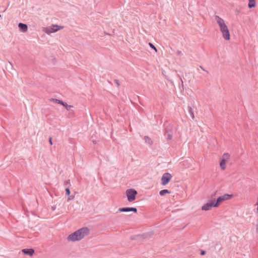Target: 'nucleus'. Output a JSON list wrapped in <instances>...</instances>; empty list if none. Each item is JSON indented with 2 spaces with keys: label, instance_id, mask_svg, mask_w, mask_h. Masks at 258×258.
I'll return each mask as SVG.
<instances>
[{
  "label": "nucleus",
  "instance_id": "obj_20",
  "mask_svg": "<svg viewBox=\"0 0 258 258\" xmlns=\"http://www.w3.org/2000/svg\"><path fill=\"white\" fill-rule=\"evenodd\" d=\"M49 143H50V144L51 145H52V138H50L49 140Z\"/></svg>",
  "mask_w": 258,
  "mask_h": 258
},
{
  "label": "nucleus",
  "instance_id": "obj_10",
  "mask_svg": "<svg viewBox=\"0 0 258 258\" xmlns=\"http://www.w3.org/2000/svg\"><path fill=\"white\" fill-rule=\"evenodd\" d=\"M23 253L32 256L34 253V250L32 248L23 249L22 250Z\"/></svg>",
  "mask_w": 258,
  "mask_h": 258
},
{
  "label": "nucleus",
  "instance_id": "obj_21",
  "mask_svg": "<svg viewBox=\"0 0 258 258\" xmlns=\"http://www.w3.org/2000/svg\"><path fill=\"white\" fill-rule=\"evenodd\" d=\"M205 254V251H204V250H202V251H201V255H204Z\"/></svg>",
  "mask_w": 258,
  "mask_h": 258
},
{
  "label": "nucleus",
  "instance_id": "obj_18",
  "mask_svg": "<svg viewBox=\"0 0 258 258\" xmlns=\"http://www.w3.org/2000/svg\"><path fill=\"white\" fill-rule=\"evenodd\" d=\"M66 192L68 195H70L71 192L69 188H66Z\"/></svg>",
  "mask_w": 258,
  "mask_h": 258
},
{
  "label": "nucleus",
  "instance_id": "obj_2",
  "mask_svg": "<svg viewBox=\"0 0 258 258\" xmlns=\"http://www.w3.org/2000/svg\"><path fill=\"white\" fill-rule=\"evenodd\" d=\"M215 20L223 39L225 40H229L230 39V34L227 23L223 19L218 16H215Z\"/></svg>",
  "mask_w": 258,
  "mask_h": 258
},
{
  "label": "nucleus",
  "instance_id": "obj_14",
  "mask_svg": "<svg viewBox=\"0 0 258 258\" xmlns=\"http://www.w3.org/2000/svg\"><path fill=\"white\" fill-rule=\"evenodd\" d=\"M144 139H145V142L148 143V144H152V141H151V140L147 136H145L144 137Z\"/></svg>",
  "mask_w": 258,
  "mask_h": 258
},
{
  "label": "nucleus",
  "instance_id": "obj_4",
  "mask_svg": "<svg viewBox=\"0 0 258 258\" xmlns=\"http://www.w3.org/2000/svg\"><path fill=\"white\" fill-rule=\"evenodd\" d=\"M125 194L128 201L132 202L136 200L138 192L135 189L131 188L127 189Z\"/></svg>",
  "mask_w": 258,
  "mask_h": 258
},
{
  "label": "nucleus",
  "instance_id": "obj_12",
  "mask_svg": "<svg viewBox=\"0 0 258 258\" xmlns=\"http://www.w3.org/2000/svg\"><path fill=\"white\" fill-rule=\"evenodd\" d=\"M248 6L249 8L254 7L255 6V0H248Z\"/></svg>",
  "mask_w": 258,
  "mask_h": 258
},
{
  "label": "nucleus",
  "instance_id": "obj_8",
  "mask_svg": "<svg viewBox=\"0 0 258 258\" xmlns=\"http://www.w3.org/2000/svg\"><path fill=\"white\" fill-rule=\"evenodd\" d=\"M172 176L169 173H164L161 178V183L162 185H165L167 184L169 181L171 179Z\"/></svg>",
  "mask_w": 258,
  "mask_h": 258
},
{
  "label": "nucleus",
  "instance_id": "obj_24",
  "mask_svg": "<svg viewBox=\"0 0 258 258\" xmlns=\"http://www.w3.org/2000/svg\"><path fill=\"white\" fill-rule=\"evenodd\" d=\"M1 17V15H0V17Z\"/></svg>",
  "mask_w": 258,
  "mask_h": 258
},
{
  "label": "nucleus",
  "instance_id": "obj_22",
  "mask_svg": "<svg viewBox=\"0 0 258 258\" xmlns=\"http://www.w3.org/2000/svg\"><path fill=\"white\" fill-rule=\"evenodd\" d=\"M62 105L67 108L68 105L66 103L63 102V104H62Z\"/></svg>",
  "mask_w": 258,
  "mask_h": 258
},
{
  "label": "nucleus",
  "instance_id": "obj_11",
  "mask_svg": "<svg viewBox=\"0 0 258 258\" xmlns=\"http://www.w3.org/2000/svg\"><path fill=\"white\" fill-rule=\"evenodd\" d=\"M18 26L22 31L25 32L27 31L28 27L27 25L20 23L19 24Z\"/></svg>",
  "mask_w": 258,
  "mask_h": 258
},
{
  "label": "nucleus",
  "instance_id": "obj_13",
  "mask_svg": "<svg viewBox=\"0 0 258 258\" xmlns=\"http://www.w3.org/2000/svg\"><path fill=\"white\" fill-rule=\"evenodd\" d=\"M170 192L167 189H163L160 191L159 194L161 196H164L166 194H170Z\"/></svg>",
  "mask_w": 258,
  "mask_h": 258
},
{
  "label": "nucleus",
  "instance_id": "obj_9",
  "mask_svg": "<svg viewBox=\"0 0 258 258\" xmlns=\"http://www.w3.org/2000/svg\"><path fill=\"white\" fill-rule=\"evenodd\" d=\"M118 211L121 212H137V209L136 208H122L119 209Z\"/></svg>",
  "mask_w": 258,
  "mask_h": 258
},
{
  "label": "nucleus",
  "instance_id": "obj_7",
  "mask_svg": "<svg viewBox=\"0 0 258 258\" xmlns=\"http://www.w3.org/2000/svg\"><path fill=\"white\" fill-rule=\"evenodd\" d=\"M62 28H63V27L59 26L57 25H53L51 26L50 27L46 28L45 32L46 33L49 34V33L55 32L57 31L58 30L61 29Z\"/></svg>",
  "mask_w": 258,
  "mask_h": 258
},
{
  "label": "nucleus",
  "instance_id": "obj_5",
  "mask_svg": "<svg viewBox=\"0 0 258 258\" xmlns=\"http://www.w3.org/2000/svg\"><path fill=\"white\" fill-rule=\"evenodd\" d=\"M233 196L232 194H226L222 196H220L217 198L215 202L216 203V205L218 207L220 205H221L223 202L225 201L229 200L233 198Z\"/></svg>",
  "mask_w": 258,
  "mask_h": 258
},
{
  "label": "nucleus",
  "instance_id": "obj_16",
  "mask_svg": "<svg viewBox=\"0 0 258 258\" xmlns=\"http://www.w3.org/2000/svg\"><path fill=\"white\" fill-rule=\"evenodd\" d=\"M255 206H256V212L257 214L258 215V198L256 200V202L255 203Z\"/></svg>",
  "mask_w": 258,
  "mask_h": 258
},
{
  "label": "nucleus",
  "instance_id": "obj_19",
  "mask_svg": "<svg viewBox=\"0 0 258 258\" xmlns=\"http://www.w3.org/2000/svg\"><path fill=\"white\" fill-rule=\"evenodd\" d=\"M190 114H191L192 118L194 119L195 116H194V112H193V111H192L191 109V113H190Z\"/></svg>",
  "mask_w": 258,
  "mask_h": 258
},
{
  "label": "nucleus",
  "instance_id": "obj_23",
  "mask_svg": "<svg viewBox=\"0 0 258 258\" xmlns=\"http://www.w3.org/2000/svg\"><path fill=\"white\" fill-rule=\"evenodd\" d=\"M200 68H201L202 69H203V70H204L203 69L202 67H200Z\"/></svg>",
  "mask_w": 258,
  "mask_h": 258
},
{
  "label": "nucleus",
  "instance_id": "obj_6",
  "mask_svg": "<svg viewBox=\"0 0 258 258\" xmlns=\"http://www.w3.org/2000/svg\"><path fill=\"white\" fill-rule=\"evenodd\" d=\"M217 206L216 205V203L214 200H210L208 202L205 204L201 208L203 211H209L211 210L212 208H217Z\"/></svg>",
  "mask_w": 258,
  "mask_h": 258
},
{
  "label": "nucleus",
  "instance_id": "obj_17",
  "mask_svg": "<svg viewBox=\"0 0 258 258\" xmlns=\"http://www.w3.org/2000/svg\"><path fill=\"white\" fill-rule=\"evenodd\" d=\"M55 101L56 103H58V104H61V105H62V104H63V102H62V101L60 100L55 99Z\"/></svg>",
  "mask_w": 258,
  "mask_h": 258
},
{
  "label": "nucleus",
  "instance_id": "obj_1",
  "mask_svg": "<svg viewBox=\"0 0 258 258\" xmlns=\"http://www.w3.org/2000/svg\"><path fill=\"white\" fill-rule=\"evenodd\" d=\"M89 233L90 230L88 228L83 227L69 234L67 239L68 241L73 242L80 241L88 235Z\"/></svg>",
  "mask_w": 258,
  "mask_h": 258
},
{
  "label": "nucleus",
  "instance_id": "obj_3",
  "mask_svg": "<svg viewBox=\"0 0 258 258\" xmlns=\"http://www.w3.org/2000/svg\"><path fill=\"white\" fill-rule=\"evenodd\" d=\"M230 158V155L228 153H225L222 155L219 165L222 170H225L226 169L227 163L229 161Z\"/></svg>",
  "mask_w": 258,
  "mask_h": 258
},
{
  "label": "nucleus",
  "instance_id": "obj_15",
  "mask_svg": "<svg viewBox=\"0 0 258 258\" xmlns=\"http://www.w3.org/2000/svg\"><path fill=\"white\" fill-rule=\"evenodd\" d=\"M149 46H150L152 48H153L154 50H155V51L156 52H157V48H156V47H155V46L153 44H152L151 43H149Z\"/></svg>",
  "mask_w": 258,
  "mask_h": 258
}]
</instances>
